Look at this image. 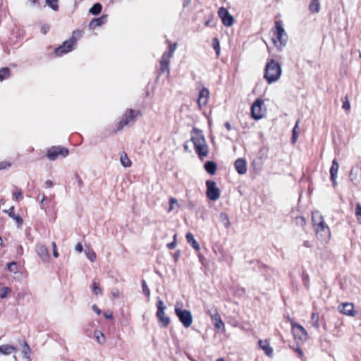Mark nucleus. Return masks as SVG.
Instances as JSON below:
<instances>
[{
	"label": "nucleus",
	"instance_id": "obj_1",
	"mask_svg": "<svg viewBox=\"0 0 361 361\" xmlns=\"http://www.w3.org/2000/svg\"><path fill=\"white\" fill-rule=\"evenodd\" d=\"M311 220L317 238L328 243L331 239V232L323 215L319 211H314L312 212Z\"/></svg>",
	"mask_w": 361,
	"mask_h": 361
},
{
	"label": "nucleus",
	"instance_id": "obj_2",
	"mask_svg": "<svg viewBox=\"0 0 361 361\" xmlns=\"http://www.w3.org/2000/svg\"><path fill=\"white\" fill-rule=\"evenodd\" d=\"M193 135L190 140L193 143L194 149L198 157L203 160L209 154V147L202 131L196 128L192 130Z\"/></svg>",
	"mask_w": 361,
	"mask_h": 361
},
{
	"label": "nucleus",
	"instance_id": "obj_3",
	"mask_svg": "<svg viewBox=\"0 0 361 361\" xmlns=\"http://www.w3.org/2000/svg\"><path fill=\"white\" fill-rule=\"evenodd\" d=\"M271 31L273 32L272 42L278 50L281 51L288 41V35L283 27L282 21L275 20Z\"/></svg>",
	"mask_w": 361,
	"mask_h": 361
},
{
	"label": "nucleus",
	"instance_id": "obj_4",
	"mask_svg": "<svg viewBox=\"0 0 361 361\" xmlns=\"http://www.w3.org/2000/svg\"><path fill=\"white\" fill-rule=\"evenodd\" d=\"M82 30H74L72 33V36L68 39L64 41L61 45L55 48V55L56 56H62L63 55L72 51L78 41L82 37Z\"/></svg>",
	"mask_w": 361,
	"mask_h": 361
},
{
	"label": "nucleus",
	"instance_id": "obj_5",
	"mask_svg": "<svg viewBox=\"0 0 361 361\" xmlns=\"http://www.w3.org/2000/svg\"><path fill=\"white\" fill-rule=\"evenodd\" d=\"M281 73L279 63L274 59H270L265 66L264 78L269 84H271L279 80Z\"/></svg>",
	"mask_w": 361,
	"mask_h": 361
},
{
	"label": "nucleus",
	"instance_id": "obj_6",
	"mask_svg": "<svg viewBox=\"0 0 361 361\" xmlns=\"http://www.w3.org/2000/svg\"><path fill=\"white\" fill-rule=\"evenodd\" d=\"M183 303L177 302L175 305L174 312L179 321L185 328H189L192 324V316L191 312L187 310H183Z\"/></svg>",
	"mask_w": 361,
	"mask_h": 361
},
{
	"label": "nucleus",
	"instance_id": "obj_7",
	"mask_svg": "<svg viewBox=\"0 0 361 361\" xmlns=\"http://www.w3.org/2000/svg\"><path fill=\"white\" fill-rule=\"evenodd\" d=\"M142 114L139 110L127 109L123 114L121 120L118 123L116 128L114 132L116 133L121 130L125 126H128L131 122H134L135 118L138 116H141Z\"/></svg>",
	"mask_w": 361,
	"mask_h": 361
},
{
	"label": "nucleus",
	"instance_id": "obj_8",
	"mask_svg": "<svg viewBox=\"0 0 361 361\" xmlns=\"http://www.w3.org/2000/svg\"><path fill=\"white\" fill-rule=\"evenodd\" d=\"M250 114L251 117L256 121L264 118L266 114V108L262 99L257 98L255 101L251 106Z\"/></svg>",
	"mask_w": 361,
	"mask_h": 361
},
{
	"label": "nucleus",
	"instance_id": "obj_9",
	"mask_svg": "<svg viewBox=\"0 0 361 361\" xmlns=\"http://www.w3.org/2000/svg\"><path fill=\"white\" fill-rule=\"evenodd\" d=\"M69 154V150L63 146H52L47 150V157L51 160L54 161L59 157H66Z\"/></svg>",
	"mask_w": 361,
	"mask_h": 361
},
{
	"label": "nucleus",
	"instance_id": "obj_10",
	"mask_svg": "<svg viewBox=\"0 0 361 361\" xmlns=\"http://www.w3.org/2000/svg\"><path fill=\"white\" fill-rule=\"evenodd\" d=\"M156 306L157 308L156 315L160 326L164 328H167L170 324V318L165 315L164 310L166 306L164 302L161 299H159L156 303Z\"/></svg>",
	"mask_w": 361,
	"mask_h": 361
},
{
	"label": "nucleus",
	"instance_id": "obj_11",
	"mask_svg": "<svg viewBox=\"0 0 361 361\" xmlns=\"http://www.w3.org/2000/svg\"><path fill=\"white\" fill-rule=\"evenodd\" d=\"M290 325L291 331L295 341H305L307 339L308 334L302 325L295 322L294 320H290Z\"/></svg>",
	"mask_w": 361,
	"mask_h": 361
},
{
	"label": "nucleus",
	"instance_id": "obj_12",
	"mask_svg": "<svg viewBox=\"0 0 361 361\" xmlns=\"http://www.w3.org/2000/svg\"><path fill=\"white\" fill-rule=\"evenodd\" d=\"M206 186L207 198L212 201L217 200L220 197L221 192L219 188L216 187V183L214 180H207Z\"/></svg>",
	"mask_w": 361,
	"mask_h": 361
},
{
	"label": "nucleus",
	"instance_id": "obj_13",
	"mask_svg": "<svg viewBox=\"0 0 361 361\" xmlns=\"http://www.w3.org/2000/svg\"><path fill=\"white\" fill-rule=\"evenodd\" d=\"M218 16L221 18L224 25L230 27L234 23L233 17L229 13L227 8L221 7L218 10Z\"/></svg>",
	"mask_w": 361,
	"mask_h": 361
},
{
	"label": "nucleus",
	"instance_id": "obj_14",
	"mask_svg": "<svg viewBox=\"0 0 361 361\" xmlns=\"http://www.w3.org/2000/svg\"><path fill=\"white\" fill-rule=\"evenodd\" d=\"M338 310L340 313L349 317H354L357 314V312L355 310L354 305L352 302H342L338 306Z\"/></svg>",
	"mask_w": 361,
	"mask_h": 361
},
{
	"label": "nucleus",
	"instance_id": "obj_15",
	"mask_svg": "<svg viewBox=\"0 0 361 361\" xmlns=\"http://www.w3.org/2000/svg\"><path fill=\"white\" fill-rule=\"evenodd\" d=\"M209 99V91L207 88L203 87L199 92L197 105L200 109L205 107Z\"/></svg>",
	"mask_w": 361,
	"mask_h": 361
},
{
	"label": "nucleus",
	"instance_id": "obj_16",
	"mask_svg": "<svg viewBox=\"0 0 361 361\" xmlns=\"http://www.w3.org/2000/svg\"><path fill=\"white\" fill-rule=\"evenodd\" d=\"M259 348L262 350L264 354L269 357H272L274 355V350L270 345V342L268 339H259L257 342Z\"/></svg>",
	"mask_w": 361,
	"mask_h": 361
},
{
	"label": "nucleus",
	"instance_id": "obj_17",
	"mask_svg": "<svg viewBox=\"0 0 361 361\" xmlns=\"http://www.w3.org/2000/svg\"><path fill=\"white\" fill-rule=\"evenodd\" d=\"M210 317L215 329H216L217 330H220L221 332H224L225 324L222 321L221 315L217 312V310L215 311L214 314H210Z\"/></svg>",
	"mask_w": 361,
	"mask_h": 361
},
{
	"label": "nucleus",
	"instance_id": "obj_18",
	"mask_svg": "<svg viewBox=\"0 0 361 361\" xmlns=\"http://www.w3.org/2000/svg\"><path fill=\"white\" fill-rule=\"evenodd\" d=\"M36 252L38 256L41 258L42 261L44 262H47L50 259V255L49 250L46 247V245L43 244H37L36 245Z\"/></svg>",
	"mask_w": 361,
	"mask_h": 361
},
{
	"label": "nucleus",
	"instance_id": "obj_19",
	"mask_svg": "<svg viewBox=\"0 0 361 361\" xmlns=\"http://www.w3.org/2000/svg\"><path fill=\"white\" fill-rule=\"evenodd\" d=\"M171 58V57L169 56L168 54H162V56L159 61V71L161 73H164L165 72L169 73V64Z\"/></svg>",
	"mask_w": 361,
	"mask_h": 361
},
{
	"label": "nucleus",
	"instance_id": "obj_20",
	"mask_svg": "<svg viewBox=\"0 0 361 361\" xmlns=\"http://www.w3.org/2000/svg\"><path fill=\"white\" fill-rule=\"evenodd\" d=\"M339 169V164L336 159H334L332 161L331 166L330 168V178L331 180L333 183L334 186H336L337 185V173Z\"/></svg>",
	"mask_w": 361,
	"mask_h": 361
},
{
	"label": "nucleus",
	"instance_id": "obj_21",
	"mask_svg": "<svg viewBox=\"0 0 361 361\" xmlns=\"http://www.w3.org/2000/svg\"><path fill=\"white\" fill-rule=\"evenodd\" d=\"M234 166L239 174H245L247 172V164L244 159H238L234 163Z\"/></svg>",
	"mask_w": 361,
	"mask_h": 361
},
{
	"label": "nucleus",
	"instance_id": "obj_22",
	"mask_svg": "<svg viewBox=\"0 0 361 361\" xmlns=\"http://www.w3.org/2000/svg\"><path fill=\"white\" fill-rule=\"evenodd\" d=\"M106 15H103L99 18H93L89 23V28L90 30H94L96 27L101 26L106 21Z\"/></svg>",
	"mask_w": 361,
	"mask_h": 361
},
{
	"label": "nucleus",
	"instance_id": "obj_23",
	"mask_svg": "<svg viewBox=\"0 0 361 361\" xmlns=\"http://www.w3.org/2000/svg\"><path fill=\"white\" fill-rule=\"evenodd\" d=\"M16 352V348L12 345L6 344L0 346V353L4 355H8Z\"/></svg>",
	"mask_w": 361,
	"mask_h": 361
},
{
	"label": "nucleus",
	"instance_id": "obj_24",
	"mask_svg": "<svg viewBox=\"0 0 361 361\" xmlns=\"http://www.w3.org/2000/svg\"><path fill=\"white\" fill-rule=\"evenodd\" d=\"M319 0H311L309 4V11L311 13H317L320 11Z\"/></svg>",
	"mask_w": 361,
	"mask_h": 361
},
{
	"label": "nucleus",
	"instance_id": "obj_25",
	"mask_svg": "<svg viewBox=\"0 0 361 361\" xmlns=\"http://www.w3.org/2000/svg\"><path fill=\"white\" fill-rule=\"evenodd\" d=\"M187 242L191 245V246L197 251L200 250V247L199 243L194 238L193 235L191 233H188L185 235Z\"/></svg>",
	"mask_w": 361,
	"mask_h": 361
},
{
	"label": "nucleus",
	"instance_id": "obj_26",
	"mask_svg": "<svg viewBox=\"0 0 361 361\" xmlns=\"http://www.w3.org/2000/svg\"><path fill=\"white\" fill-rule=\"evenodd\" d=\"M4 212L7 213L8 214V216L11 218H12L13 219H14L17 223H18L20 224H23V219L20 216L16 215V214L14 212V207L13 206L11 207L7 210H4Z\"/></svg>",
	"mask_w": 361,
	"mask_h": 361
},
{
	"label": "nucleus",
	"instance_id": "obj_27",
	"mask_svg": "<svg viewBox=\"0 0 361 361\" xmlns=\"http://www.w3.org/2000/svg\"><path fill=\"white\" fill-rule=\"evenodd\" d=\"M310 323L316 329H319V314L317 312H313L311 314Z\"/></svg>",
	"mask_w": 361,
	"mask_h": 361
},
{
	"label": "nucleus",
	"instance_id": "obj_28",
	"mask_svg": "<svg viewBox=\"0 0 361 361\" xmlns=\"http://www.w3.org/2000/svg\"><path fill=\"white\" fill-rule=\"evenodd\" d=\"M216 164L212 161H208L204 164V169L211 175H214L216 171Z\"/></svg>",
	"mask_w": 361,
	"mask_h": 361
},
{
	"label": "nucleus",
	"instance_id": "obj_29",
	"mask_svg": "<svg viewBox=\"0 0 361 361\" xmlns=\"http://www.w3.org/2000/svg\"><path fill=\"white\" fill-rule=\"evenodd\" d=\"M12 293V289L10 287L3 286L0 283V298L4 299Z\"/></svg>",
	"mask_w": 361,
	"mask_h": 361
},
{
	"label": "nucleus",
	"instance_id": "obj_30",
	"mask_svg": "<svg viewBox=\"0 0 361 361\" xmlns=\"http://www.w3.org/2000/svg\"><path fill=\"white\" fill-rule=\"evenodd\" d=\"M120 161H121L122 166L124 167H130L132 164L130 159L128 158V157L126 152H123L121 154Z\"/></svg>",
	"mask_w": 361,
	"mask_h": 361
},
{
	"label": "nucleus",
	"instance_id": "obj_31",
	"mask_svg": "<svg viewBox=\"0 0 361 361\" xmlns=\"http://www.w3.org/2000/svg\"><path fill=\"white\" fill-rule=\"evenodd\" d=\"M22 353L25 358L29 359L30 357L31 349L25 341H23Z\"/></svg>",
	"mask_w": 361,
	"mask_h": 361
},
{
	"label": "nucleus",
	"instance_id": "obj_32",
	"mask_svg": "<svg viewBox=\"0 0 361 361\" xmlns=\"http://www.w3.org/2000/svg\"><path fill=\"white\" fill-rule=\"evenodd\" d=\"M11 75V71L8 67L0 68V80L2 81L7 79Z\"/></svg>",
	"mask_w": 361,
	"mask_h": 361
},
{
	"label": "nucleus",
	"instance_id": "obj_33",
	"mask_svg": "<svg viewBox=\"0 0 361 361\" xmlns=\"http://www.w3.org/2000/svg\"><path fill=\"white\" fill-rule=\"evenodd\" d=\"M94 336L99 343L103 344L105 343L104 335L101 331L95 330L94 332Z\"/></svg>",
	"mask_w": 361,
	"mask_h": 361
},
{
	"label": "nucleus",
	"instance_id": "obj_34",
	"mask_svg": "<svg viewBox=\"0 0 361 361\" xmlns=\"http://www.w3.org/2000/svg\"><path fill=\"white\" fill-rule=\"evenodd\" d=\"M102 9V4L99 3H96L90 8L89 12L93 15H98L101 13Z\"/></svg>",
	"mask_w": 361,
	"mask_h": 361
},
{
	"label": "nucleus",
	"instance_id": "obj_35",
	"mask_svg": "<svg viewBox=\"0 0 361 361\" xmlns=\"http://www.w3.org/2000/svg\"><path fill=\"white\" fill-rule=\"evenodd\" d=\"M212 47L215 50L216 56L219 57L220 55L221 51V47H220V42L217 37H214L212 39Z\"/></svg>",
	"mask_w": 361,
	"mask_h": 361
},
{
	"label": "nucleus",
	"instance_id": "obj_36",
	"mask_svg": "<svg viewBox=\"0 0 361 361\" xmlns=\"http://www.w3.org/2000/svg\"><path fill=\"white\" fill-rule=\"evenodd\" d=\"M168 42H169V50L167 51L164 52V54H168V55L169 56L172 57L176 49L177 48L178 44L176 42L171 43L169 41H168Z\"/></svg>",
	"mask_w": 361,
	"mask_h": 361
},
{
	"label": "nucleus",
	"instance_id": "obj_37",
	"mask_svg": "<svg viewBox=\"0 0 361 361\" xmlns=\"http://www.w3.org/2000/svg\"><path fill=\"white\" fill-rule=\"evenodd\" d=\"M298 123H299V121H298L296 122V124L293 129V135H292L291 140H292V143H293V144L297 141L298 137V130L299 129Z\"/></svg>",
	"mask_w": 361,
	"mask_h": 361
},
{
	"label": "nucleus",
	"instance_id": "obj_38",
	"mask_svg": "<svg viewBox=\"0 0 361 361\" xmlns=\"http://www.w3.org/2000/svg\"><path fill=\"white\" fill-rule=\"evenodd\" d=\"M13 197L17 202L20 201L23 198L22 190L16 188V190L13 192Z\"/></svg>",
	"mask_w": 361,
	"mask_h": 361
},
{
	"label": "nucleus",
	"instance_id": "obj_39",
	"mask_svg": "<svg viewBox=\"0 0 361 361\" xmlns=\"http://www.w3.org/2000/svg\"><path fill=\"white\" fill-rule=\"evenodd\" d=\"M92 291L96 295H101L102 293V288H100V284L98 282H93L92 283Z\"/></svg>",
	"mask_w": 361,
	"mask_h": 361
},
{
	"label": "nucleus",
	"instance_id": "obj_40",
	"mask_svg": "<svg viewBox=\"0 0 361 361\" xmlns=\"http://www.w3.org/2000/svg\"><path fill=\"white\" fill-rule=\"evenodd\" d=\"M355 216L359 224H361V204L357 203L355 207Z\"/></svg>",
	"mask_w": 361,
	"mask_h": 361
},
{
	"label": "nucleus",
	"instance_id": "obj_41",
	"mask_svg": "<svg viewBox=\"0 0 361 361\" xmlns=\"http://www.w3.org/2000/svg\"><path fill=\"white\" fill-rule=\"evenodd\" d=\"M342 101H343L342 108L344 110L348 111L350 109V104L349 102L348 96L346 95L343 99H342Z\"/></svg>",
	"mask_w": 361,
	"mask_h": 361
},
{
	"label": "nucleus",
	"instance_id": "obj_42",
	"mask_svg": "<svg viewBox=\"0 0 361 361\" xmlns=\"http://www.w3.org/2000/svg\"><path fill=\"white\" fill-rule=\"evenodd\" d=\"M46 2L53 10H59L58 0H46Z\"/></svg>",
	"mask_w": 361,
	"mask_h": 361
},
{
	"label": "nucleus",
	"instance_id": "obj_43",
	"mask_svg": "<svg viewBox=\"0 0 361 361\" xmlns=\"http://www.w3.org/2000/svg\"><path fill=\"white\" fill-rule=\"evenodd\" d=\"M295 224L300 226H305L307 224V221L304 216H298L295 218Z\"/></svg>",
	"mask_w": 361,
	"mask_h": 361
},
{
	"label": "nucleus",
	"instance_id": "obj_44",
	"mask_svg": "<svg viewBox=\"0 0 361 361\" xmlns=\"http://www.w3.org/2000/svg\"><path fill=\"white\" fill-rule=\"evenodd\" d=\"M142 287L143 293L145 295L147 298H149L150 297V290L148 288L147 283L145 280L142 281Z\"/></svg>",
	"mask_w": 361,
	"mask_h": 361
},
{
	"label": "nucleus",
	"instance_id": "obj_45",
	"mask_svg": "<svg viewBox=\"0 0 361 361\" xmlns=\"http://www.w3.org/2000/svg\"><path fill=\"white\" fill-rule=\"evenodd\" d=\"M177 245V234H174L173 237V241L167 244V247L169 250H173Z\"/></svg>",
	"mask_w": 361,
	"mask_h": 361
},
{
	"label": "nucleus",
	"instance_id": "obj_46",
	"mask_svg": "<svg viewBox=\"0 0 361 361\" xmlns=\"http://www.w3.org/2000/svg\"><path fill=\"white\" fill-rule=\"evenodd\" d=\"M7 269L11 272L17 271V264L15 262H9L7 264Z\"/></svg>",
	"mask_w": 361,
	"mask_h": 361
},
{
	"label": "nucleus",
	"instance_id": "obj_47",
	"mask_svg": "<svg viewBox=\"0 0 361 361\" xmlns=\"http://www.w3.org/2000/svg\"><path fill=\"white\" fill-rule=\"evenodd\" d=\"M169 203H170V207L169 209V212H171L173 210V206H174V204H177L178 203V201L176 198L174 197H171L169 199Z\"/></svg>",
	"mask_w": 361,
	"mask_h": 361
},
{
	"label": "nucleus",
	"instance_id": "obj_48",
	"mask_svg": "<svg viewBox=\"0 0 361 361\" xmlns=\"http://www.w3.org/2000/svg\"><path fill=\"white\" fill-rule=\"evenodd\" d=\"M51 246H52V248H53V255L55 258H57L59 257V253L57 251V248H56V244L55 242H53L51 243Z\"/></svg>",
	"mask_w": 361,
	"mask_h": 361
},
{
	"label": "nucleus",
	"instance_id": "obj_49",
	"mask_svg": "<svg viewBox=\"0 0 361 361\" xmlns=\"http://www.w3.org/2000/svg\"><path fill=\"white\" fill-rule=\"evenodd\" d=\"M49 25H43L41 26L40 31L42 34L46 35L49 31Z\"/></svg>",
	"mask_w": 361,
	"mask_h": 361
},
{
	"label": "nucleus",
	"instance_id": "obj_50",
	"mask_svg": "<svg viewBox=\"0 0 361 361\" xmlns=\"http://www.w3.org/2000/svg\"><path fill=\"white\" fill-rule=\"evenodd\" d=\"M294 350L297 353L298 356L300 359L303 360V358H304V353H303L302 349L300 348H299V347H297L296 348H294Z\"/></svg>",
	"mask_w": 361,
	"mask_h": 361
},
{
	"label": "nucleus",
	"instance_id": "obj_51",
	"mask_svg": "<svg viewBox=\"0 0 361 361\" xmlns=\"http://www.w3.org/2000/svg\"><path fill=\"white\" fill-rule=\"evenodd\" d=\"M87 257L90 259L91 262H94L96 259V254L94 252L92 251L91 252H88L87 254Z\"/></svg>",
	"mask_w": 361,
	"mask_h": 361
},
{
	"label": "nucleus",
	"instance_id": "obj_52",
	"mask_svg": "<svg viewBox=\"0 0 361 361\" xmlns=\"http://www.w3.org/2000/svg\"><path fill=\"white\" fill-rule=\"evenodd\" d=\"M75 178L77 180L78 187L79 188H82L83 186L82 180L81 179V178L80 177V176L78 173H76L75 175Z\"/></svg>",
	"mask_w": 361,
	"mask_h": 361
},
{
	"label": "nucleus",
	"instance_id": "obj_53",
	"mask_svg": "<svg viewBox=\"0 0 361 361\" xmlns=\"http://www.w3.org/2000/svg\"><path fill=\"white\" fill-rule=\"evenodd\" d=\"M104 316L106 319H113V314L110 311H106V312H104Z\"/></svg>",
	"mask_w": 361,
	"mask_h": 361
},
{
	"label": "nucleus",
	"instance_id": "obj_54",
	"mask_svg": "<svg viewBox=\"0 0 361 361\" xmlns=\"http://www.w3.org/2000/svg\"><path fill=\"white\" fill-rule=\"evenodd\" d=\"M11 166V164L7 161H3L0 163V169H4L7 167H9Z\"/></svg>",
	"mask_w": 361,
	"mask_h": 361
},
{
	"label": "nucleus",
	"instance_id": "obj_55",
	"mask_svg": "<svg viewBox=\"0 0 361 361\" xmlns=\"http://www.w3.org/2000/svg\"><path fill=\"white\" fill-rule=\"evenodd\" d=\"M93 311L97 314H100L102 311L96 305H93L92 307Z\"/></svg>",
	"mask_w": 361,
	"mask_h": 361
},
{
	"label": "nucleus",
	"instance_id": "obj_56",
	"mask_svg": "<svg viewBox=\"0 0 361 361\" xmlns=\"http://www.w3.org/2000/svg\"><path fill=\"white\" fill-rule=\"evenodd\" d=\"M83 250L82 245L80 243H78L75 245V250L81 252Z\"/></svg>",
	"mask_w": 361,
	"mask_h": 361
},
{
	"label": "nucleus",
	"instance_id": "obj_57",
	"mask_svg": "<svg viewBox=\"0 0 361 361\" xmlns=\"http://www.w3.org/2000/svg\"><path fill=\"white\" fill-rule=\"evenodd\" d=\"M302 245H303V246H304V247H307V248H310V247H312V245L311 242H310V241H309V240H305V241L303 242V244H302Z\"/></svg>",
	"mask_w": 361,
	"mask_h": 361
},
{
	"label": "nucleus",
	"instance_id": "obj_58",
	"mask_svg": "<svg viewBox=\"0 0 361 361\" xmlns=\"http://www.w3.org/2000/svg\"><path fill=\"white\" fill-rule=\"evenodd\" d=\"M44 184H45V187L47 188H51L53 186V183H52V181L51 180H46Z\"/></svg>",
	"mask_w": 361,
	"mask_h": 361
},
{
	"label": "nucleus",
	"instance_id": "obj_59",
	"mask_svg": "<svg viewBox=\"0 0 361 361\" xmlns=\"http://www.w3.org/2000/svg\"><path fill=\"white\" fill-rule=\"evenodd\" d=\"M224 126L227 129L228 131H230L232 129L231 125L229 122H226L224 123Z\"/></svg>",
	"mask_w": 361,
	"mask_h": 361
},
{
	"label": "nucleus",
	"instance_id": "obj_60",
	"mask_svg": "<svg viewBox=\"0 0 361 361\" xmlns=\"http://www.w3.org/2000/svg\"><path fill=\"white\" fill-rule=\"evenodd\" d=\"M46 199H47L46 195L44 194H43L42 200H41V204H43V202L46 200Z\"/></svg>",
	"mask_w": 361,
	"mask_h": 361
},
{
	"label": "nucleus",
	"instance_id": "obj_61",
	"mask_svg": "<svg viewBox=\"0 0 361 361\" xmlns=\"http://www.w3.org/2000/svg\"><path fill=\"white\" fill-rule=\"evenodd\" d=\"M32 4H36L38 0H30Z\"/></svg>",
	"mask_w": 361,
	"mask_h": 361
},
{
	"label": "nucleus",
	"instance_id": "obj_62",
	"mask_svg": "<svg viewBox=\"0 0 361 361\" xmlns=\"http://www.w3.org/2000/svg\"><path fill=\"white\" fill-rule=\"evenodd\" d=\"M0 245H4L3 244V239L0 236Z\"/></svg>",
	"mask_w": 361,
	"mask_h": 361
},
{
	"label": "nucleus",
	"instance_id": "obj_63",
	"mask_svg": "<svg viewBox=\"0 0 361 361\" xmlns=\"http://www.w3.org/2000/svg\"><path fill=\"white\" fill-rule=\"evenodd\" d=\"M184 149L185 151H188V147L187 145H184Z\"/></svg>",
	"mask_w": 361,
	"mask_h": 361
},
{
	"label": "nucleus",
	"instance_id": "obj_64",
	"mask_svg": "<svg viewBox=\"0 0 361 361\" xmlns=\"http://www.w3.org/2000/svg\"><path fill=\"white\" fill-rule=\"evenodd\" d=\"M216 361H225L224 358L221 357L216 360Z\"/></svg>",
	"mask_w": 361,
	"mask_h": 361
}]
</instances>
